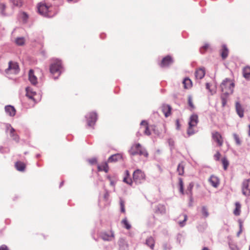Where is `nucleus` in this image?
<instances>
[{"label":"nucleus","instance_id":"4","mask_svg":"<svg viewBox=\"0 0 250 250\" xmlns=\"http://www.w3.org/2000/svg\"><path fill=\"white\" fill-rule=\"evenodd\" d=\"M51 6L47 5L46 3L40 2L38 5V10L39 14L45 17H50L53 16L51 13Z\"/></svg>","mask_w":250,"mask_h":250},{"label":"nucleus","instance_id":"59","mask_svg":"<svg viewBox=\"0 0 250 250\" xmlns=\"http://www.w3.org/2000/svg\"><path fill=\"white\" fill-rule=\"evenodd\" d=\"M232 250H239L238 248H235L232 249Z\"/></svg>","mask_w":250,"mask_h":250},{"label":"nucleus","instance_id":"2","mask_svg":"<svg viewBox=\"0 0 250 250\" xmlns=\"http://www.w3.org/2000/svg\"><path fill=\"white\" fill-rule=\"evenodd\" d=\"M234 87V82L230 79L226 78L220 84L221 91L224 95H228L233 93Z\"/></svg>","mask_w":250,"mask_h":250},{"label":"nucleus","instance_id":"6","mask_svg":"<svg viewBox=\"0 0 250 250\" xmlns=\"http://www.w3.org/2000/svg\"><path fill=\"white\" fill-rule=\"evenodd\" d=\"M212 139L215 142L217 145L221 147L223 146L224 139L222 135L218 131H213L211 133Z\"/></svg>","mask_w":250,"mask_h":250},{"label":"nucleus","instance_id":"25","mask_svg":"<svg viewBox=\"0 0 250 250\" xmlns=\"http://www.w3.org/2000/svg\"><path fill=\"white\" fill-rule=\"evenodd\" d=\"M97 168L99 171H104L106 173L108 172L109 170L108 165L106 162L103 163L100 165H98Z\"/></svg>","mask_w":250,"mask_h":250},{"label":"nucleus","instance_id":"31","mask_svg":"<svg viewBox=\"0 0 250 250\" xmlns=\"http://www.w3.org/2000/svg\"><path fill=\"white\" fill-rule=\"evenodd\" d=\"M202 215L204 217L207 218L208 216L209 213L207 208L205 206H203L201 210Z\"/></svg>","mask_w":250,"mask_h":250},{"label":"nucleus","instance_id":"16","mask_svg":"<svg viewBox=\"0 0 250 250\" xmlns=\"http://www.w3.org/2000/svg\"><path fill=\"white\" fill-rule=\"evenodd\" d=\"M161 109L166 117H168L171 114L172 107L170 105L164 104L161 106Z\"/></svg>","mask_w":250,"mask_h":250},{"label":"nucleus","instance_id":"41","mask_svg":"<svg viewBox=\"0 0 250 250\" xmlns=\"http://www.w3.org/2000/svg\"><path fill=\"white\" fill-rule=\"evenodd\" d=\"M234 139L237 145H240L241 144V141L239 139V137L238 135L236 134H233V135Z\"/></svg>","mask_w":250,"mask_h":250},{"label":"nucleus","instance_id":"39","mask_svg":"<svg viewBox=\"0 0 250 250\" xmlns=\"http://www.w3.org/2000/svg\"><path fill=\"white\" fill-rule=\"evenodd\" d=\"M14 132H15V129L11 127V128H10L11 136L13 138L14 140H18V138H19L18 136L17 135L15 134Z\"/></svg>","mask_w":250,"mask_h":250},{"label":"nucleus","instance_id":"45","mask_svg":"<svg viewBox=\"0 0 250 250\" xmlns=\"http://www.w3.org/2000/svg\"><path fill=\"white\" fill-rule=\"evenodd\" d=\"M221 157V154L219 152L217 151L214 155V158L215 160L218 161Z\"/></svg>","mask_w":250,"mask_h":250},{"label":"nucleus","instance_id":"27","mask_svg":"<svg viewBox=\"0 0 250 250\" xmlns=\"http://www.w3.org/2000/svg\"><path fill=\"white\" fill-rule=\"evenodd\" d=\"M146 244L153 250L154 247L155 240L152 237L150 236L146 240Z\"/></svg>","mask_w":250,"mask_h":250},{"label":"nucleus","instance_id":"7","mask_svg":"<svg viewBox=\"0 0 250 250\" xmlns=\"http://www.w3.org/2000/svg\"><path fill=\"white\" fill-rule=\"evenodd\" d=\"M133 180L137 183H141L145 180L146 175L144 172L140 169L135 170L133 174Z\"/></svg>","mask_w":250,"mask_h":250},{"label":"nucleus","instance_id":"15","mask_svg":"<svg viewBox=\"0 0 250 250\" xmlns=\"http://www.w3.org/2000/svg\"><path fill=\"white\" fill-rule=\"evenodd\" d=\"M172 63L173 60L171 57L170 56H167L162 59L160 65L162 67H167Z\"/></svg>","mask_w":250,"mask_h":250},{"label":"nucleus","instance_id":"18","mask_svg":"<svg viewBox=\"0 0 250 250\" xmlns=\"http://www.w3.org/2000/svg\"><path fill=\"white\" fill-rule=\"evenodd\" d=\"M205 75V70L204 68H199L196 70L195 76L197 79H202Z\"/></svg>","mask_w":250,"mask_h":250},{"label":"nucleus","instance_id":"24","mask_svg":"<svg viewBox=\"0 0 250 250\" xmlns=\"http://www.w3.org/2000/svg\"><path fill=\"white\" fill-rule=\"evenodd\" d=\"M122 158V157L121 154H116L112 155V156H111L108 158L107 161L108 163L115 162L120 160H121Z\"/></svg>","mask_w":250,"mask_h":250},{"label":"nucleus","instance_id":"32","mask_svg":"<svg viewBox=\"0 0 250 250\" xmlns=\"http://www.w3.org/2000/svg\"><path fill=\"white\" fill-rule=\"evenodd\" d=\"M188 104L190 107V110H193L195 109V107L193 104L192 98L191 96L188 97Z\"/></svg>","mask_w":250,"mask_h":250},{"label":"nucleus","instance_id":"3","mask_svg":"<svg viewBox=\"0 0 250 250\" xmlns=\"http://www.w3.org/2000/svg\"><path fill=\"white\" fill-rule=\"evenodd\" d=\"M198 116L196 114L192 115L189 118L188 127L187 129V134L191 136L196 132V127L198 123Z\"/></svg>","mask_w":250,"mask_h":250},{"label":"nucleus","instance_id":"47","mask_svg":"<svg viewBox=\"0 0 250 250\" xmlns=\"http://www.w3.org/2000/svg\"><path fill=\"white\" fill-rule=\"evenodd\" d=\"M168 143L169 146H170L172 148H173L174 146V141L173 140L170 139L168 140Z\"/></svg>","mask_w":250,"mask_h":250},{"label":"nucleus","instance_id":"22","mask_svg":"<svg viewBox=\"0 0 250 250\" xmlns=\"http://www.w3.org/2000/svg\"><path fill=\"white\" fill-rule=\"evenodd\" d=\"M5 112L10 116H14L16 114V109L11 105H7L5 107Z\"/></svg>","mask_w":250,"mask_h":250},{"label":"nucleus","instance_id":"12","mask_svg":"<svg viewBox=\"0 0 250 250\" xmlns=\"http://www.w3.org/2000/svg\"><path fill=\"white\" fill-rule=\"evenodd\" d=\"M242 192L246 196L250 195V180H245L242 184Z\"/></svg>","mask_w":250,"mask_h":250},{"label":"nucleus","instance_id":"62","mask_svg":"<svg viewBox=\"0 0 250 250\" xmlns=\"http://www.w3.org/2000/svg\"><path fill=\"white\" fill-rule=\"evenodd\" d=\"M68 0L70 1H72V0Z\"/></svg>","mask_w":250,"mask_h":250},{"label":"nucleus","instance_id":"17","mask_svg":"<svg viewBox=\"0 0 250 250\" xmlns=\"http://www.w3.org/2000/svg\"><path fill=\"white\" fill-rule=\"evenodd\" d=\"M229 52V51L227 46L225 44L222 45L221 49L220 50V54L223 60H225L227 58Z\"/></svg>","mask_w":250,"mask_h":250},{"label":"nucleus","instance_id":"38","mask_svg":"<svg viewBox=\"0 0 250 250\" xmlns=\"http://www.w3.org/2000/svg\"><path fill=\"white\" fill-rule=\"evenodd\" d=\"M209 48V45L208 43H206L200 48V52L201 53H204Z\"/></svg>","mask_w":250,"mask_h":250},{"label":"nucleus","instance_id":"43","mask_svg":"<svg viewBox=\"0 0 250 250\" xmlns=\"http://www.w3.org/2000/svg\"><path fill=\"white\" fill-rule=\"evenodd\" d=\"M88 161L91 165H94V164H97V160L96 158H92L89 159H88Z\"/></svg>","mask_w":250,"mask_h":250},{"label":"nucleus","instance_id":"23","mask_svg":"<svg viewBox=\"0 0 250 250\" xmlns=\"http://www.w3.org/2000/svg\"><path fill=\"white\" fill-rule=\"evenodd\" d=\"M236 110L238 115L240 118L244 116V109L239 102H236L235 104Z\"/></svg>","mask_w":250,"mask_h":250},{"label":"nucleus","instance_id":"5","mask_svg":"<svg viewBox=\"0 0 250 250\" xmlns=\"http://www.w3.org/2000/svg\"><path fill=\"white\" fill-rule=\"evenodd\" d=\"M130 154L132 155H135L139 154L140 155H144L147 157L148 155L147 152L142 147L140 144H136L132 146L130 150Z\"/></svg>","mask_w":250,"mask_h":250},{"label":"nucleus","instance_id":"11","mask_svg":"<svg viewBox=\"0 0 250 250\" xmlns=\"http://www.w3.org/2000/svg\"><path fill=\"white\" fill-rule=\"evenodd\" d=\"M86 118L88 125L90 126H93L97 120V114L94 112H90Z\"/></svg>","mask_w":250,"mask_h":250},{"label":"nucleus","instance_id":"44","mask_svg":"<svg viewBox=\"0 0 250 250\" xmlns=\"http://www.w3.org/2000/svg\"><path fill=\"white\" fill-rule=\"evenodd\" d=\"M124 182L131 185L132 183V180L128 178V177H125L124 179Z\"/></svg>","mask_w":250,"mask_h":250},{"label":"nucleus","instance_id":"33","mask_svg":"<svg viewBox=\"0 0 250 250\" xmlns=\"http://www.w3.org/2000/svg\"><path fill=\"white\" fill-rule=\"evenodd\" d=\"M16 43L18 45H23L25 43V40L23 38H18L15 40Z\"/></svg>","mask_w":250,"mask_h":250},{"label":"nucleus","instance_id":"19","mask_svg":"<svg viewBox=\"0 0 250 250\" xmlns=\"http://www.w3.org/2000/svg\"><path fill=\"white\" fill-rule=\"evenodd\" d=\"M29 76V80L31 83L35 85L37 83V77L34 75V71L32 69H30L29 72L28 74Z\"/></svg>","mask_w":250,"mask_h":250},{"label":"nucleus","instance_id":"1","mask_svg":"<svg viewBox=\"0 0 250 250\" xmlns=\"http://www.w3.org/2000/svg\"><path fill=\"white\" fill-rule=\"evenodd\" d=\"M62 69V62L59 60H54L50 64L49 70L54 79L58 78Z\"/></svg>","mask_w":250,"mask_h":250},{"label":"nucleus","instance_id":"26","mask_svg":"<svg viewBox=\"0 0 250 250\" xmlns=\"http://www.w3.org/2000/svg\"><path fill=\"white\" fill-rule=\"evenodd\" d=\"M243 77L247 80H250V66H247L243 69Z\"/></svg>","mask_w":250,"mask_h":250},{"label":"nucleus","instance_id":"57","mask_svg":"<svg viewBox=\"0 0 250 250\" xmlns=\"http://www.w3.org/2000/svg\"><path fill=\"white\" fill-rule=\"evenodd\" d=\"M248 127H249V136H250V125H249Z\"/></svg>","mask_w":250,"mask_h":250},{"label":"nucleus","instance_id":"37","mask_svg":"<svg viewBox=\"0 0 250 250\" xmlns=\"http://www.w3.org/2000/svg\"><path fill=\"white\" fill-rule=\"evenodd\" d=\"M179 183L180 186V192L182 194H184V183L182 178H180L179 179Z\"/></svg>","mask_w":250,"mask_h":250},{"label":"nucleus","instance_id":"50","mask_svg":"<svg viewBox=\"0 0 250 250\" xmlns=\"http://www.w3.org/2000/svg\"><path fill=\"white\" fill-rule=\"evenodd\" d=\"M45 238H46L45 235L43 234H41L39 237V239L41 240H44V239H45Z\"/></svg>","mask_w":250,"mask_h":250},{"label":"nucleus","instance_id":"49","mask_svg":"<svg viewBox=\"0 0 250 250\" xmlns=\"http://www.w3.org/2000/svg\"><path fill=\"white\" fill-rule=\"evenodd\" d=\"M0 250H9V249L6 245H2L0 247Z\"/></svg>","mask_w":250,"mask_h":250},{"label":"nucleus","instance_id":"51","mask_svg":"<svg viewBox=\"0 0 250 250\" xmlns=\"http://www.w3.org/2000/svg\"><path fill=\"white\" fill-rule=\"evenodd\" d=\"M206 88L208 89L210 92L211 94H213V93L212 92L211 90L210 89V85L208 83H207L206 84Z\"/></svg>","mask_w":250,"mask_h":250},{"label":"nucleus","instance_id":"53","mask_svg":"<svg viewBox=\"0 0 250 250\" xmlns=\"http://www.w3.org/2000/svg\"><path fill=\"white\" fill-rule=\"evenodd\" d=\"M242 225H240V230H239V232L237 233V236H239L240 234L242 232Z\"/></svg>","mask_w":250,"mask_h":250},{"label":"nucleus","instance_id":"30","mask_svg":"<svg viewBox=\"0 0 250 250\" xmlns=\"http://www.w3.org/2000/svg\"><path fill=\"white\" fill-rule=\"evenodd\" d=\"M177 172H178L179 175H183L184 173V165L183 162L179 164L177 169Z\"/></svg>","mask_w":250,"mask_h":250},{"label":"nucleus","instance_id":"14","mask_svg":"<svg viewBox=\"0 0 250 250\" xmlns=\"http://www.w3.org/2000/svg\"><path fill=\"white\" fill-rule=\"evenodd\" d=\"M140 129L144 132L146 135L149 136L151 134L148 123L146 121L143 120L141 122L140 124Z\"/></svg>","mask_w":250,"mask_h":250},{"label":"nucleus","instance_id":"48","mask_svg":"<svg viewBox=\"0 0 250 250\" xmlns=\"http://www.w3.org/2000/svg\"><path fill=\"white\" fill-rule=\"evenodd\" d=\"M5 9V5L4 3H0V10L3 12Z\"/></svg>","mask_w":250,"mask_h":250},{"label":"nucleus","instance_id":"52","mask_svg":"<svg viewBox=\"0 0 250 250\" xmlns=\"http://www.w3.org/2000/svg\"><path fill=\"white\" fill-rule=\"evenodd\" d=\"M109 195L108 192H106L104 195V198L106 200H107L108 198Z\"/></svg>","mask_w":250,"mask_h":250},{"label":"nucleus","instance_id":"36","mask_svg":"<svg viewBox=\"0 0 250 250\" xmlns=\"http://www.w3.org/2000/svg\"><path fill=\"white\" fill-rule=\"evenodd\" d=\"M122 223L124 225L125 227L127 229H129L131 227V225L129 224L128 222L127 221L126 218L124 219L122 221Z\"/></svg>","mask_w":250,"mask_h":250},{"label":"nucleus","instance_id":"46","mask_svg":"<svg viewBox=\"0 0 250 250\" xmlns=\"http://www.w3.org/2000/svg\"><path fill=\"white\" fill-rule=\"evenodd\" d=\"M22 18L23 19V21L24 22H26L27 19L28 18V16L27 14L25 12H22Z\"/></svg>","mask_w":250,"mask_h":250},{"label":"nucleus","instance_id":"28","mask_svg":"<svg viewBox=\"0 0 250 250\" xmlns=\"http://www.w3.org/2000/svg\"><path fill=\"white\" fill-rule=\"evenodd\" d=\"M183 83L185 89L190 88L192 86V82L189 78H185L183 82Z\"/></svg>","mask_w":250,"mask_h":250},{"label":"nucleus","instance_id":"55","mask_svg":"<svg viewBox=\"0 0 250 250\" xmlns=\"http://www.w3.org/2000/svg\"><path fill=\"white\" fill-rule=\"evenodd\" d=\"M176 124H177V128L179 129V126H180V124H179V122L178 120H176Z\"/></svg>","mask_w":250,"mask_h":250},{"label":"nucleus","instance_id":"9","mask_svg":"<svg viewBox=\"0 0 250 250\" xmlns=\"http://www.w3.org/2000/svg\"><path fill=\"white\" fill-rule=\"evenodd\" d=\"M8 64V67L5 70L7 73L10 72L11 73L16 74L19 72V66L17 62L10 61Z\"/></svg>","mask_w":250,"mask_h":250},{"label":"nucleus","instance_id":"8","mask_svg":"<svg viewBox=\"0 0 250 250\" xmlns=\"http://www.w3.org/2000/svg\"><path fill=\"white\" fill-rule=\"evenodd\" d=\"M26 96L30 99L32 100L34 103H37L40 100V96L37 93L33 91L30 87L26 88Z\"/></svg>","mask_w":250,"mask_h":250},{"label":"nucleus","instance_id":"60","mask_svg":"<svg viewBox=\"0 0 250 250\" xmlns=\"http://www.w3.org/2000/svg\"><path fill=\"white\" fill-rule=\"evenodd\" d=\"M126 173L127 175V176H129V172H128V170H126Z\"/></svg>","mask_w":250,"mask_h":250},{"label":"nucleus","instance_id":"29","mask_svg":"<svg viewBox=\"0 0 250 250\" xmlns=\"http://www.w3.org/2000/svg\"><path fill=\"white\" fill-rule=\"evenodd\" d=\"M235 208L233 211V213L236 216H238L240 214L241 206L238 202H236L235 204Z\"/></svg>","mask_w":250,"mask_h":250},{"label":"nucleus","instance_id":"35","mask_svg":"<svg viewBox=\"0 0 250 250\" xmlns=\"http://www.w3.org/2000/svg\"><path fill=\"white\" fill-rule=\"evenodd\" d=\"M222 164L223 165L224 169L225 170H226L228 168V167L229 166V162L227 160V159L225 157H224L221 160Z\"/></svg>","mask_w":250,"mask_h":250},{"label":"nucleus","instance_id":"34","mask_svg":"<svg viewBox=\"0 0 250 250\" xmlns=\"http://www.w3.org/2000/svg\"><path fill=\"white\" fill-rule=\"evenodd\" d=\"M120 206L121 211L122 213H125V202L122 199H121L120 200Z\"/></svg>","mask_w":250,"mask_h":250},{"label":"nucleus","instance_id":"13","mask_svg":"<svg viewBox=\"0 0 250 250\" xmlns=\"http://www.w3.org/2000/svg\"><path fill=\"white\" fill-rule=\"evenodd\" d=\"M153 210L154 212L156 214L164 215L167 212L166 206L160 204L155 206Z\"/></svg>","mask_w":250,"mask_h":250},{"label":"nucleus","instance_id":"58","mask_svg":"<svg viewBox=\"0 0 250 250\" xmlns=\"http://www.w3.org/2000/svg\"><path fill=\"white\" fill-rule=\"evenodd\" d=\"M202 250H209V249L206 247H205Z\"/></svg>","mask_w":250,"mask_h":250},{"label":"nucleus","instance_id":"54","mask_svg":"<svg viewBox=\"0 0 250 250\" xmlns=\"http://www.w3.org/2000/svg\"><path fill=\"white\" fill-rule=\"evenodd\" d=\"M193 185H191V184H190L189 186V187L188 188V189L189 190V191L191 193V189L193 188Z\"/></svg>","mask_w":250,"mask_h":250},{"label":"nucleus","instance_id":"10","mask_svg":"<svg viewBox=\"0 0 250 250\" xmlns=\"http://www.w3.org/2000/svg\"><path fill=\"white\" fill-rule=\"evenodd\" d=\"M100 237L104 241H110L115 238L114 233L112 230L109 232L104 231L101 233Z\"/></svg>","mask_w":250,"mask_h":250},{"label":"nucleus","instance_id":"61","mask_svg":"<svg viewBox=\"0 0 250 250\" xmlns=\"http://www.w3.org/2000/svg\"><path fill=\"white\" fill-rule=\"evenodd\" d=\"M17 6H21V4H20V5H19V4H17Z\"/></svg>","mask_w":250,"mask_h":250},{"label":"nucleus","instance_id":"40","mask_svg":"<svg viewBox=\"0 0 250 250\" xmlns=\"http://www.w3.org/2000/svg\"><path fill=\"white\" fill-rule=\"evenodd\" d=\"M183 216L184 217V220L179 222V224L181 227H183L185 225V223L188 219V216L186 214H183Z\"/></svg>","mask_w":250,"mask_h":250},{"label":"nucleus","instance_id":"20","mask_svg":"<svg viewBox=\"0 0 250 250\" xmlns=\"http://www.w3.org/2000/svg\"><path fill=\"white\" fill-rule=\"evenodd\" d=\"M209 182L211 185L215 188H217L219 185V180L217 177L212 175L209 179Z\"/></svg>","mask_w":250,"mask_h":250},{"label":"nucleus","instance_id":"56","mask_svg":"<svg viewBox=\"0 0 250 250\" xmlns=\"http://www.w3.org/2000/svg\"><path fill=\"white\" fill-rule=\"evenodd\" d=\"M109 180H110V184L112 186H114V183L113 182V181H112L110 178H109Z\"/></svg>","mask_w":250,"mask_h":250},{"label":"nucleus","instance_id":"21","mask_svg":"<svg viewBox=\"0 0 250 250\" xmlns=\"http://www.w3.org/2000/svg\"><path fill=\"white\" fill-rule=\"evenodd\" d=\"M15 167L17 170L24 171L26 167V165L23 162L18 161L15 163Z\"/></svg>","mask_w":250,"mask_h":250},{"label":"nucleus","instance_id":"42","mask_svg":"<svg viewBox=\"0 0 250 250\" xmlns=\"http://www.w3.org/2000/svg\"><path fill=\"white\" fill-rule=\"evenodd\" d=\"M225 95V96H224V95L221 96L222 104L223 106H224L226 105L227 102V100L226 99V96L227 95Z\"/></svg>","mask_w":250,"mask_h":250}]
</instances>
